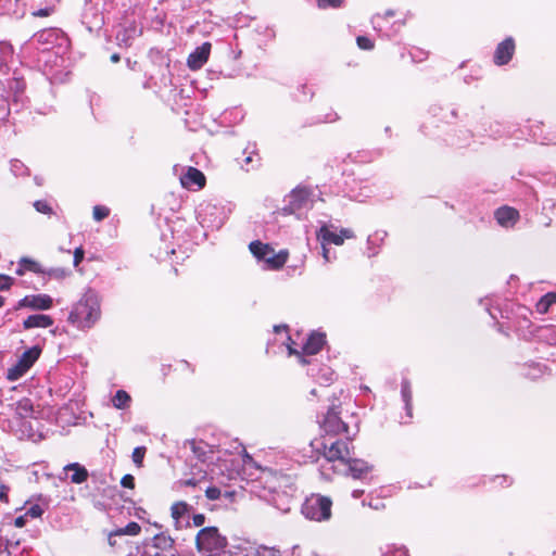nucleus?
Wrapping results in <instances>:
<instances>
[{"mask_svg":"<svg viewBox=\"0 0 556 556\" xmlns=\"http://www.w3.org/2000/svg\"><path fill=\"white\" fill-rule=\"evenodd\" d=\"M353 437H346V440H333L327 438L325 442V459L329 463L339 462L345 467V473L354 479H364L371 470V466L363 459L354 458Z\"/></svg>","mask_w":556,"mask_h":556,"instance_id":"nucleus-1","label":"nucleus"},{"mask_svg":"<svg viewBox=\"0 0 556 556\" xmlns=\"http://www.w3.org/2000/svg\"><path fill=\"white\" fill-rule=\"evenodd\" d=\"M101 317L100 300L98 294L88 290L76 302L68 315V323L80 330L92 328Z\"/></svg>","mask_w":556,"mask_h":556,"instance_id":"nucleus-2","label":"nucleus"},{"mask_svg":"<svg viewBox=\"0 0 556 556\" xmlns=\"http://www.w3.org/2000/svg\"><path fill=\"white\" fill-rule=\"evenodd\" d=\"M197 549L203 556H224L227 548V539L216 527L202 528L195 536Z\"/></svg>","mask_w":556,"mask_h":556,"instance_id":"nucleus-3","label":"nucleus"},{"mask_svg":"<svg viewBox=\"0 0 556 556\" xmlns=\"http://www.w3.org/2000/svg\"><path fill=\"white\" fill-rule=\"evenodd\" d=\"M321 429L325 434L321 440L323 455L325 456V442L327 438L333 440H346V437H351L349 433V427L340 418L339 406L332 404L329 408L321 424Z\"/></svg>","mask_w":556,"mask_h":556,"instance_id":"nucleus-4","label":"nucleus"},{"mask_svg":"<svg viewBox=\"0 0 556 556\" xmlns=\"http://www.w3.org/2000/svg\"><path fill=\"white\" fill-rule=\"evenodd\" d=\"M332 501L320 494H313L302 505V514L314 521H326L331 517Z\"/></svg>","mask_w":556,"mask_h":556,"instance_id":"nucleus-5","label":"nucleus"},{"mask_svg":"<svg viewBox=\"0 0 556 556\" xmlns=\"http://www.w3.org/2000/svg\"><path fill=\"white\" fill-rule=\"evenodd\" d=\"M40 355V350L36 346L26 350L17 363L10 367L7 371V379L10 381L18 380L34 365Z\"/></svg>","mask_w":556,"mask_h":556,"instance_id":"nucleus-6","label":"nucleus"},{"mask_svg":"<svg viewBox=\"0 0 556 556\" xmlns=\"http://www.w3.org/2000/svg\"><path fill=\"white\" fill-rule=\"evenodd\" d=\"M326 340L325 334L319 332H313L306 339L305 343L302 346V352L293 349L291 345L288 346L289 353L299 356V361L301 364H308V361L304 355H315L317 354L324 346Z\"/></svg>","mask_w":556,"mask_h":556,"instance_id":"nucleus-7","label":"nucleus"},{"mask_svg":"<svg viewBox=\"0 0 556 556\" xmlns=\"http://www.w3.org/2000/svg\"><path fill=\"white\" fill-rule=\"evenodd\" d=\"M81 23L89 31L101 28L104 20L98 2H94L93 0H85V7L81 12Z\"/></svg>","mask_w":556,"mask_h":556,"instance_id":"nucleus-8","label":"nucleus"},{"mask_svg":"<svg viewBox=\"0 0 556 556\" xmlns=\"http://www.w3.org/2000/svg\"><path fill=\"white\" fill-rule=\"evenodd\" d=\"M62 31L58 28H46L37 31L30 39V45L42 51L53 48L60 39Z\"/></svg>","mask_w":556,"mask_h":556,"instance_id":"nucleus-9","label":"nucleus"},{"mask_svg":"<svg viewBox=\"0 0 556 556\" xmlns=\"http://www.w3.org/2000/svg\"><path fill=\"white\" fill-rule=\"evenodd\" d=\"M317 237L321 243L342 245L344 239L354 238V232L349 228H342L340 233H337L336 231L331 230L330 226L324 225L319 228Z\"/></svg>","mask_w":556,"mask_h":556,"instance_id":"nucleus-10","label":"nucleus"},{"mask_svg":"<svg viewBox=\"0 0 556 556\" xmlns=\"http://www.w3.org/2000/svg\"><path fill=\"white\" fill-rule=\"evenodd\" d=\"M52 305H53L52 298L48 294L40 293V294L24 296L23 299H21L17 302L15 309H20L22 307H29L33 309L46 311V309L51 308Z\"/></svg>","mask_w":556,"mask_h":556,"instance_id":"nucleus-11","label":"nucleus"},{"mask_svg":"<svg viewBox=\"0 0 556 556\" xmlns=\"http://www.w3.org/2000/svg\"><path fill=\"white\" fill-rule=\"evenodd\" d=\"M211 48L210 42H203L200 47H197L188 56V67L192 71L200 70L207 62Z\"/></svg>","mask_w":556,"mask_h":556,"instance_id":"nucleus-12","label":"nucleus"},{"mask_svg":"<svg viewBox=\"0 0 556 556\" xmlns=\"http://www.w3.org/2000/svg\"><path fill=\"white\" fill-rule=\"evenodd\" d=\"M311 203L309 191L305 188L294 189L289 194V204L283 210L288 213H294L299 210L305 208Z\"/></svg>","mask_w":556,"mask_h":556,"instance_id":"nucleus-13","label":"nucleus"},{"mask_svg":"<svg viewBox=\"0 0 556 556\" xmlns=\"http://www.w3.org/2000/svg\"><path fill=\"white\" fill-rule=\"evenodd\" d=\"M174 540L164 533L153 536L152 547L157 549L152 556H175Z\"/></svg>","mask_w":556,"mask_h":556,"instance_id":"nucleus-14","label":"nucleus"},{"mask_svg":"<svg viewBox=\"0 0 556 556\" xmlns=\"http://www.w3.org/2000/svg\"><path fill=\"white\" fill-rule=\"evenodd\" d=\"M515 52V42L513 38H506L495 49L494 63L496 65L507 64Z\"/></svg>","mask_w":556,"mask_h":556,"instance_id":"nucleus-15","label":"nucleus"},{"mask_svg":"<svg viewBox=\"0 0 556 556\" xmlns=\"http://www.w3.org/2000/svg\"><path fill=\"white\" fill-rule=\"evenodd\" d=\"M287 480V477L270 470L263 471L261 476V481L264 483L265 489L273 494H278L281 488L286 485Z\"/></svg>","mask_w":556,"mask_h":556,"instance_id":"nucleus-16","label":"nucleus"},{"mask_svg":"<svg viewBox=\"0 0 556 556\" xmlns=\"http://www.w3.org/2000/svg\"><path fill=\"white\" fill-rule=\"evenodd\" d=\"M180 182L182 187L187 189H191L193 187H197V189H202L205 186V176L200 169L195 167H189L188 170L180 177Z\"/></svg>","mask_w":556,"mask_h":556,"instance_id":"nucleus-17","label":"nucleus"},{"mask_svg":"<svg viewBox=\"0 0 556 556\" xmlns=\"http://www.w3.org/2000/svg\"><path fill=\"white\" fill-rule=\"evenodd\" d=\"M497 224L504 228H511L519 219L517 210L510 206H502L494 212Z\"/></svg>","mask_w":556,"mask_h":556,"instance_id":"nucleus-18","label":"nucleus"},{"mask_svg":"<svg viewBox=\"0 0 556 556\" xmlns=\"http://www.w3.org/2000/svg\"><path fill=\"white\" fill-rule=\"evenodd\" d=\"M25 87V80L22 78H12L8 81V100H12L15 106L23 103Z\"/></svg>","mask_w":556,"mask_h":556,"instance_id":"nucleus-19","label":"nucleus"},{"mask_svg":"<svg viewBox=\"0 0 556 556\" xmlns=\"http://www.w3.org/2000/svg\"><path fill=\"white\" fill-rule=\"evenodd\" d=\"M52 325L53 319L49 315L43 314L30 315L23 321L24 329L48 328Z\"/></svg>","mask_w":556,"mask_h":556,"instance_id":"nucleus-20","label":"nucleus"},{"mask_svg":"<svg viewBox=\"0 0 556 556\" xmlns=\"http://www.w3.org/2000/svg\"><path fill=\"white\" fill-rule=\"evenodd\" d=\"M65 471H73L70 479L72 483L80 484L88 479V470L79 463H71L64 467Z\"/></svg>","mask_w":556,"mask_h":556,"instance_id":"nucleus-21","label":"nucleus"},{"mask_svg":"<svg viewBox=\"0 0 556 556\" xmlns=\"http://www.w3.org/2000/svg\"><path fill=\"white\" fill-rule=\"evenodd\" d=\"M190 447L194 456L201 460L206 462L210 459L208 454L212 453L211 446L203 441L192 440L190 442Z\"/></svg>","mask_w":556,"mask_h":556,"instance_id":"nucleus-22","label":"nucleus"},{"mask_svg":"<svg viewBox=\"0 0 556 556\" xmlns=\"http://www.w3.org/2000/svg\"><path fill=\"white\" fill-rule=\"evenodd\" d=\"M138 30L135 26H130L127 28H123L116 33V41L118 46L128 47L131 43V40L138 36Z\"/></svg>","mask_w":556,"mask_h":556,"instance_id":"nucleus-23","label":"nucleus"},{"mask_svg":"<svg viewBox=\"0 0 556 556\" xmlns=\"http://www.w3.org/2000/svg\"><path fill=\"white\" fill-rule=\"evenodd\" d=\"M131 404V396L125 390H117L112 397V405L116 409H126Z\"/></svg>","mask_w":556,"mask_h":556,"instance_id":"nucleus-24","label":"nucleus"},{"mask_svg":"<svg viewBox=\"0 0 556 556\" xmlns=\"http://www.w3.org/2000/svg\"><path fill=\"white\" fill-rule=\"evenodd\" d=\"M401 395L405 404V410L408 417H412V387L407 379H403L401 383Z\"/></svg>","mask_w":556,"mask_h":556,"instance_id":"nucleus-25","label":"nucleus"},{"mask_svg":"<svg viewBox=\"0 0 556 556\" xmlns=\"http://www.w3.org/2000/svg\"><path fill=\"white\" fill-rule=\"evenodd\" d=\"M190 506L186 502H177L172 505L170 511L172 517L176 521V526L178 527L180 520L185 519Z\"/></svg>","mask_w":556,"mask_h":556,"instance_id":"nucleus-26","label":"nucleus"},{"mask_svg":"<svg viewBox=\"0 0 556 556\" xmlns=\"http://www.w3.org/2000/svg\"><path fill=\"white\" fill-rule=\"evenodd\" d=\"M15 413L21 418H26L33 413V403L29 399L24 397L16 402Z\"/></svg>","mask_w":556,"mask_h":556,"instance_id":"nucleus-27","label":"nucleus"},{"mask_svg":"<svg viewBox=\"0 0 556 556\" xmlns=\"http://www.w3.org/2000/svg\"><path fill=\"white\" fill-rule=\"evenodd\" d=\"M287 256H288V254L286 252H280L278 254H276L275 251L273 250V254L267 260L266 265L269 269H279L287 262Z\"/></svg>","mask_w":556,"mask_h":556,"instance_id":"nucleus-28","label":"nucleus"},{"mask_svg":"<svg viewBox=\"0 0 556 556\" xmlns=\"http://www.w3.org/2000/svg\"><path fill=\"white\" fill-rule=\"evenodd\" d=\"M250 251L252 254L257 258L261 260L266 252H273V249L268 244H264L261 241H253L249 245Z\"/></svg>","mask_w":556,"mask_h":556,"instance_id":"nucleus-29","label":"nucleus"},{"mask_svg":"<svg viewBox=\"0 0 556 556\" xmlns=\"http://www.w3.org/2000/svg\"><path fill=\"white\" fill-rule=\"evenodd\" d=\"M141 531V527L139 526V523L135 522V521H131L129 522L126 527L124 528H118L117 530H115V533L118 534V535H138Z\"/></svg>","mask_w":556,"mask_h":556,"instance_id":"nucleus-30","label":"nucleus"},{"mask_svg":"<svg viewBox=\"0 0 556 556\" xmlns=\"http://www.w3.org/2000/svg\"><path fill=\"white\" fill-rule=\"evenodd\" d=\"M21 260L22 266H25L26 271H31L35 274H41L45 271V268L37 261L29 257H22Z\"/></svg>","mask_w":556,"mask_h":556,"instance_id":"nucleus-31","label":"nucleus"},{"mask_svg":"<svg viewBox=\"0 0 556 556\" xmlns=\"http://www.w3.org/2000/svg\"><path fill=\"white\" fill-rule=\"evenodd\" d=\"M11 172L16 177L28 175V168L18 160L11 161Z\"/></svg>","mask_w":556,"mask_h":556,"instance_id":"nucleus-32","label":"nucleus"},{"mask_svg":"<svg viewBox=\"0 0 556 556\" xmlns=\"http://www.w3.org/2000/svg\"><path fill=\"white\" fill-rule=\"evenodd\" d=\"M42 275H47L50 278L54 279H63L67 275V270L62 267H51L41 273Z\"/></svg>","mask_w":556,"mask_h":556,"instance_id":"nucleus-33","label":"nucleus"},{"mask_svg":"<svg viewBox=\"0 0 556 556\" xmlns=\"http://www.w3.org/2000/svg\"><path fill=\"white\" fill-rule=\"evenodd\" d=\"M551 298L552 295H544L540 299V301L536 303V311L540 314H545L548 312L551 305Z\"/></svg>","mask_w":556,"mask_h":556,"instance_id":"nucleus-34","label":"nucleus"},{"mask_svg":"<svg viewBox=\"0 0 556 556\" xmlns=\"http://www.w3.org/2000/svg\"><path fill=\"white\" fill-rule=\"evenodd\" d=\"M110 214V210L106 206L96 205L93 207V218L97 222H101L106 218Z\"/></svg>","mask_w":556,"mask_h":556,"instance_id":"nucleus-35","label":"nucleus"},{"mask_svg":"<svg viewBox=\"0 0 556 556\" xmlns=\"http://www.w3.org/2000/svg\"><path fill=\"white\" fill-rule=\"evenodd\" d=\"M344 0H317V4L320 9L327 8H340Z\"/></svg>","mask_w":556,"mask_h":556,"instance_id":"nucleus-36","label":"nucleus"},{"mask_svg":"<svg viewBox=\"0 0 556 556\" xmlns=\"http://www.w3.org/2000/svg\"><path fill=\"white\" fill-rule=\"evenodd\" d=\"M146 447L144 446H138L132 452V460L136 465L140 466L142 464L144 454H146Z\"/></svg>","mask_w":556,"mask_h":556,"instance_id":"nucleus-37","label":"nucleus"},{"mask_svg":"<svg viewBox=\"0 0 556 556\" xmlns=\"http://www.w3.org/2000/svg\"><path fill=\"white\" fill-rule=\"evenodd\" d=\"M356 42L358 48L362 50H371L374 48V42L365 36H358L356 38Z\"/></svg>","mask_w":556,"mask_h":556,"instance_id":"nucleus-38","label":"nucleus"},{"mask_svg":"<svg viewBox=\"0 0 556 556\" xmlns=\"http://www.w3.org/2000/svg\"><path fill=\"white\" fill-rule=\"evenodd\" d=\"M34 206L37 212L42 213V214H50L52 212V208L50 207V205L43 200L36 201L34 203Z\"/></svg>","mask_w":556,"mask_h":556,"instance_id":"nucleus-39","label":"nucleus"},{"mask_svg":"<svg viewBox=\"0 0 556 556\" xmlns=\"http://www.w3.org/2000/svg\"><path fill=\"white\" fill-rule=\"evenodd\" d=\"M26 516L27 517H31V518H39L42 516L43 514V509L41 508L40 505L38 504H35L33 506H30L27 510H26Z\"/></svg>","mask_w":556,"mask_h":556,"instance_id":"nucleus-40","label":"nucleus"},{"mask_svg":"<svg viewBox=\"0 0 556 556\" xmlns=\"http://www.w3.org/2000/svg\"><path fill=\"white\" fill-rule=\"evenodd\" d=\"M220 494H222L220 489L217 486H208L205 490V495L211 501L218 500L220 497Z\"/></svg>","mask_w":556,"mask_h":556,"instance_id":"nucleus-41","label":"nucleus"},{"mask_svg":"<svg viewBox=\"0 0 556 556\" xmlns=\"http://www.w3.org/2000/svg\"><path fill=\"white\" fill-rule=\"evenodd\" d=\"M13 282L14 279L12 277L0 274V291L10 289Z\"/></svg>","mask_w":556,"mask_h":556,"instance_id":"nucleus-42","label":"nucleus"},{"mask_svg":"<svg viewBox=\"0 0 556 556\" xmlns=\"http://www.w3.org/2000/svg\"><path fill=\"white\" fill-rule=\"evenodd\" d=\"M276 553H278V551H276L275 548L262 546L254 553V556H276Z\"/></svg>","mask_w":556,"mask_h":556,"instance_id":"nucleus-43","label":"nucleus"},{"mask_svg":"<svg viewBox=\"0 0 556 556\" xmlns=\"http://www.w3.org/2000/svg\"><path fill=\"white\" fill-rule=\"evenodd\" d=\"M10 546L11 540L0 536V553H7V556H11Z\"/></svg>","mask_w":556,"mask_h":556,"instance_id":"nucleus-44","label":"nucleus"},{"mask_svg":"<svg viewBox=\"0 0 556 556\" xmlns=\"http://www.w3.org/2000/svg\"><path fill=\"white\" fill-rule=\"evenodd\" d=\"M121 484L124 488L132 489L135 486V478L131 475H125L122 480Z\"/></svg>","mask_w":556,"mask_h":556,"instance_id":"nucleus-45","label":"nucleus"},{"mask_svg":"<svg viewBox=\"0 0 556 556\" xmlns=\"http://www.w3.org/2000/svg\"><path fill=\"white\" fill-rule=\"evenodd\" d=\"M85 251L81 247L76 248L74 251V266H78L79 263L84 260Z\"/></svg>","mask_w":556,"mask_h":556,"instance_id":"nucleus-46","label":"nucleus"},{"mask_svg":"<svg viewBox=\"0 0 556 556\" xmlns=\"http://www.w3.org/2000/svg\"><path fill=\"white\" fill-rule=\"evenodd\" d=\"M194 527H201L205 522V516L203 514H197L192 518Z\"/></svg>","mask_w":556,"mask_h":556,"instance_id":"nucleus-47","label":"nucleus"},{"mask_svg":"<svg viewBox=\"0 0 556 556\" xmlns=\"http://www.w3.org/2000/svg\"><path fill=\"white\" fill-rule=\"evenodd\" d=\"M27 522V516L24 514L23 516H18L14 519V526L17 528H23Z\"/></svg>","mask_w":556,"mask_h":556,"instance_id":"nucleus-48","label":"nucleus"},{"mask_svg":"<svg viewBox=\"0 0 556 556\" xmlns=\"http://www.w3.org/2000/svg\"><path fill=\"white\" fill-rule=\"evenodd\" d=\"M50 14H51V9H49V8L39 9V10L33 12V15L37 16V17H43V16H48Z\"/></svg>","mask_w":556,"mask_h":556,"instance_id":"nucleus-49","label":"nucleus"},{"mask_svg":"<svg viewBox=\"0 0 556 556\" xmlns=\"http://www.w3.org/2000/svg\"><path fill=\"white\" fill-rule=\"evenodd\" d=\"M116 536H119V535H118V534H116V533H115V531H113V532H111V533L109 534V539H108V541H109V544H110L112 547H116V546H118V542H117V540H116Z\"/></svg>","mask_w":556,"mask_h":556,"instance_id":"nucleus-50","label":"nucleus"},{"mask_svg":"<svg viewBox=\"0 0 556 556\" xmlns=\"http://www.w3.org/2000/svg\"><path fill=\"white\" fill-rule=\"evenodd\" d=\"M327 243H321L323 245V257L326 262H330V250L326 247Z\"/></svg>","mask_w":556,"mask_h":556,"instance_id":"nucleus-51","label":"nucleus"},{"mask_svg":"<svg viewBox=\"0 0 556 556\" xmlns=\"http://www.w3.org/2000/svg\"><path fill=\"white\" fill-rule=\"evenodd\" d=\"M26 273L25 266H22V260L18 261L17 267L15 269V274L17 276H23Z\"/></svg>","mask_w":556,"mask_h":556,"instance_id":"nucleus-52","label":"nucleus"},{"mask_svg":"<svg viewBox=\"0 0 556 556\" xmlns=\"http://www.w3.org/2000/svg\"><path fill=\"white\" fill-rule=\"evenodd\" d=\"M7 492H8V488H7V486H4V485H1V486H0V501H1V500H4V501H7V500H8V497H7Z\"/></svg>","mask_w":556,"mask_h":556,"instance_id":"nucleus-53","label":"nucleus"},{"mask_svg":"<svg viewBox=\"0 0 556 556\" xmlns=\"http://www.w3.org/2000/svg\"><path fill=\"white\" fill-rule=\"evenodd\" d=\"M363 493H364V491H363V490H358V489H357V490H354V491L352 492V496H353L354 498H358V497H361V496L363 495Z\"/></svg>","mask_w":556,"mask_h":556,"instance_id":"nucleus-54","label":"nucleus"},{"mask_svg":"<svg viewBox=\"0 0 556 556\" xmlns=\"http://www.w3.org/2000/svg\"><path fill=\"white\" fill-rule=\"evenodd\" d=\"M119 60H121L119 54L114 53V54H112V55H111V61H112L113 63H116V62H118Z\"/></svg>","mask_w":556,"mask_h":556,"instance_id":"nucleus-55","label":"nucleus"},{"mask_svg":"<svg viewBox=\"0 0 556 556\" xmlns=\"http://www.w3.org/2000/svg\"><path fill=\"white\" fill-rule=\"evenodd\" d=\"M271 254L273 252H266L260 261H263L267 264V260L270 257Z\"/></svg>","mask_w":556,"mask_h":556,"instance_id":"nucleus-56","label":"nucleus"},{"mask_svg":"<svg viewBox=\"0 0 556 556\" xmlns=\"http://www.w3.org/2000/svg\"><path fill=\"white\" fill-rule=\"evenodd\" d=\"M546 295L553 296V298H551V305L556 303V293L555 292L547 293Z\"/></svg>","mask_w":556,"mask_h":556,"instance_id":"nucleus-57","label":"nucleus"},{"mask_svg":"<svg viewBox=\"0 0 556 556\" xmlns=\"http://www.w3.org/2000/svg\"><path fill=\"white\" fill-rule=\"evenodd\" d=\"M370 507H372L374 509H379L380 507H382L383 505L380 504V503H377V504H372V503H369L368 504Z\"/></svg>","mask_w":556,"mask_h":556,"instance_id":"nucleus-58","label":"nucleus"},{"mask_svg":"<svg viewBox=\"0 0 556 556\" xmlns=\"http://www.w3.org/2000/svg\"><path fill=\"white\" fill-rule=\"evenodd\" d=\"M18 544H20V542H18V541H16V542H12V541H11L10 552L12 553V549H13L14 547L18 546Z\"/></svg>","mask_w":556,"mask_h":556,"instance_id":"nucleus-59","label":"nucleus"},{"mask_svg":"<svg viewBox=\"0 0 556 556\" xmlns=\"http://www.w3.org/2000/svg\"><path fill=\"white\" fill-rule=\"evenodd\" d=\"M379 16L375 17L371 23L374 25L375 28H377V26L379 25V21H378Z\"/></svg>","mask_w":556,"mask_h":556,"instance_id":"nucleus-60","label":"nucleus"},{"mask_svg":"<svg viewBox=\"0 0 556 556\" xmlns=\"http://www.w3.org/2000/svg\"><path fill=\"white\" fill-rule=\"evenodd\" d=\"M186 485H195L194 481L192 479L187 480Z\"/></svg>","mask_w":556,"mask_h":556,"instance_id":"nucleus-61","label":"nucleus"},{"mask_svg":"<svg viewBox=\"0 0 556 556\" xmlns=\"http://www.w3.org/2000/svg\"><path fill=\"white\" fill-rule=\"evenodd\" d=\"M252 160H253V159H252V156H251V155H248V156L245 157L244 162H245V164H249V163H251V162H252Z\"/></svg>","mask_w":556,"mask_h":556,"instance_id":"nucleus-62","label":"nucleus"},{"mask_svg":"<svg viewBox=\"0 0 556 556\" xmlns=\"http://www.w3.org/2000/svg\"><path fill=\"white\" fill-rule=\"evenodd\" d=\"M4 303L5 299L2 295H0V308L4 305Z\"/></svg>","mask_w":556,"mask_h":556,"instance_id":"nucleus-63","label":"nucleus"},{"mask_svg":"<svg viewBox=\"0 0 556 556\" xmlns=\"http://www.w3.org/2000/svg\"><path fill=\"white\" fill-rule=\"evenodd\" d=\"M35 182H36L38 186H41V185H42L41 179H39L38 177H35Z\"/></svg>","mask_w":556,"mask_h":556,"instance_id":"nucleus-64","label":"nucleus"}]
</instances>
